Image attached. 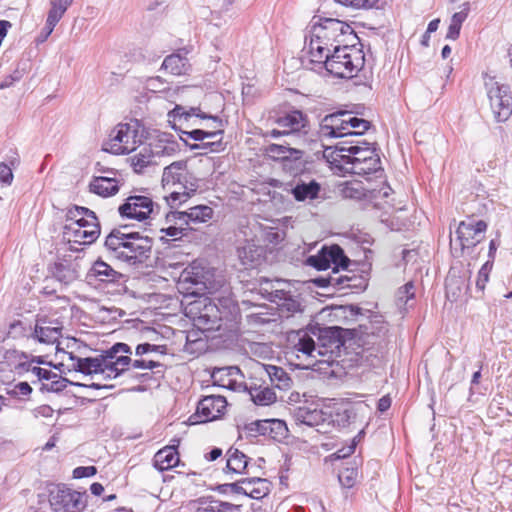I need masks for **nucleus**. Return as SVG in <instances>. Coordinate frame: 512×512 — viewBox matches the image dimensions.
Returning <instances> with one entry per match:
<instances>
[{
    "instance_id": "nucleus-1",
    "label": "nucleus",
    "mask_w": 512,
    "mask_h": 512,
    "mask_svg": "<svg viewBox=\"0 0 512 512\" xmlns=\"http://www.w3.org/2000/svg\"><path fill=\"white\" fill-rule=\"evenodd\" d=\"M322 161L332 174L347 173L382 178L381 159L374 144L360 140L342 141L333 146H323Z\"/></svg>"
},
{
    "instance_id": "nucleus-2",
    "label": "nucleus",
    "mask_w": 512,
    "mask_h": 512,
    "mask_svg": "<svg viewBox=\"0 0 512 512\" xmlns=\"http://www.w3.org/2000/svg\"><path fill=\"white\" fill-rule=\"evenodd\" d=\"M331 298V294L322 293V321L331 324L330 327H322V380L337 377V372L333 368L336 358L340 356L343 341L337 338H331L332 330H339L340 324H345L351 315L349 306L342 304L339 300L332 303H326Z\"/></svg>"
},
{
    "instance_id": "nucleus-3",
    "label": "nucleus",
    "mask_w": 512,
    "mask_h": 512,
    "mask_svg": "<svg viewBox=\"0 0 512 512\" xmlns=\"http://www.w3.org/2000/svg\"><path fill=\"white\" fill-rule=\"evenodd\" d=\"M220 306L207 297H199L188 303L185 315L200 331L219 330L223 323L234 320L237 306L231 301H220Z\"/></svg>"
},
{
    "instance_id": "nucleus-4",
    "label": "nucleus",
    "mask_w": 512,
    "mask_h": 512,
    "mask_svg": "<svg viewBox=\"0 0 512 512\" xmlns=\"http://www.w3.org/2000/svg\"><path fill=\"white\" fill-rule=\"evenodd\" d=\"M105 247L114 258L134 265L143 263L150 257L152 241L139 233L125 234L113 230L106 237Z\"/></svg>"
},
{
    "instance_id": "nucleus-5",
    "label": "nucleus",
    "mask_w": 512,
    "mask_h": 512,
    "mask_svg": "<svg viewBox=\"0 0 512 512\" xmlns=\"http://www.w3.org/2000/svg\"><path fill=\"white\" fill-rule=\"evenodd\" d=\"M100 235L96 214L85 207L75 206L68 210L63 236L68 243L90 245Z\"/></svg>"
},
{
    "instance_id": "nucleus-6",
    "label": "nucleus",
    "mask_w": 512,
    "mask_h": 512,
    "mask_svg": "<svg viewBox=\"0 0 512 512\" xmlns=\"http://www.w3.org/2000/svg\"><path fill=\"white\" fill-rule=\"evenodd\" d=\"M392 192L389 185L382 182L381 187L376 188L368 182L365 185L359 180H346L330 183L325 181L322 187V199L341 198L344 200L374 202L378 199L388 198Z\"/></svg>"
},
{
    "instance_id": "nucleus-7",
    "label": "nucleus",
    "mask_w": 512,
    "mask_h": 512,
    "mask_svg": "<svg viewBox=\"0 0 512 512\" xmlns=\"http://www.w3.org/2000/svg\"><path fill=\"white\" fill-rule=\"evenodd\" d=\"M365 55L355 46L336 45L331 52L325 54L322 68L326 75L339 79H351L364 67Z\"/></svg>"
},
{
    "instance_id": "nucleus-8",
    "label": "nucleus",
    "mask_w": 512,
    "mask_h": 512,
    "mask_svg": "<svg viewBox=\"0 0 512 512\" xmlns=\"http://www.w3.org/2000/svg\"><path fill=\"white\" fill-rule=\"evenodd\" d=\"M131 354L132 351L129 345L125 343L114 344L102 355V377L104 379H114L128 370L130 366L135 369L152 370L161 365L158 361L147 359H136L132 361L130 357Z\"/></svg>"
},
{
    "instance_id": "nucleus-9",
    "label": "nucleus",
    "mask_w": 512,
    "mask_h": 512,
    "mask_svg": "<svg viewBox=\"0 0 512 512\" xmlns=\"http://www.w3.org/2000/svg\"><path fill=\"white\" fill-rule=\"evenodd\" d=\"M144 127L136 120L119 123L110 132L103 144V150L115 155L129 154L142 143Z\"/></svg>"
},
{
    "instance_id": "nucleus-10",
    "label": "nucleus",
    "mask_w": 512,
    "mask_h": 512,
    "mask_svg": "<svg viewBox=\"0 0 512 512\" xmlns=\"http://www.w3.org/2000/svg\"><path fill=\"white\" fill-rule=\"evenodd\" d=\"M179 282L192 295L211 293L215 288L214 270L200 261H193L182 271Z\"/></svg>"
},
{
    "instance_id": "nucleus-11",
    "label": "nucleus",
    "mask_w": 512,
    "mask_h": 512,
    "mask_svg": "<svg viewBox=\"0 0 512 512\" xmlns=\"http://www.w3.org/2000/svg\"><path fill=\"white\" fill-rule=\"evenodd\" d=\"M49 504L53 512H82L87 496L65 485H57L49 492Z\"/></svg>"
},
{
    "instance_id": "nucleus-12",
    "label": "nucleus",
    "mask_w": 512,
    "mask_h": 512,
    "mask_svg": "<svg viewBox=\"0 0 512 512\" xmlns=\"http://www.w3.org/2000/svg\"><path fill=\"white\" fill-rule=\"evenodd\" d=\"M487 86L490 107L497 122H505L512 114V94L509 86L491 81Z\"/></svg>"
},
{
    "instance_id": "nucleus-13",
    "label": "nucleus",
    "mask_w": 512,
    "mask_h": 512,
    "mask_svg": "<svg viewBox=\"0 0 512 512\" xmlns=\"http://www.w3.org/2000/svg\"><path fill=\"white\" fill-rule=\"evenodd\" d=\"M314 351V340L304 333L299 336L298 342L286 352V359L291 366L297 369H314L318 362L313 356Z\"/></svg>"
},
{
    "instance_id": "nucleus-14",
    "label": "nucleus",
    "mask_w": 512,
    "mask_h": 512,
    "mask_svg": "<svg viewBox=\"0 0 512 512\" xmlns=\"http://www.w3.org/2000/svg\"><path fill=\"white\" fill-rule=\"evenodd\" d=\"M86 352L87 346L83 342L75 338H67L57 343L55 357L64 370L74 371L76 367H80V361Z\"/></svg>"
},
{
    "instance_id": "nucleus-15",
    "label": "nucleus",
    "mask_w": 512,
    "mask_h": 512,
    "mask_svg": "<svg viewBox=\"0 0 512 512\" xmlns=\"http://www.w3.org/2000/svg\"><path fill=\"white\" fill-rule=\"evenodd\" d=\"M154 207L155 204L150 197L133 195L129 196L125 202L119 206L118 211L123 218L142 222L150 218Z\"/></svg>"
},
{
    "instance_id": "nucleus-16",
    "label": "nucleus",
    "mask_w": 512,
    "mask_h": 512,
    "mask_svg": "<svg viewBox=\"0 0 512 512\" xmlns=\"http://www.w3.org/2000/svg\"><path fill=\"white\" fill-rule=\"evenodd\" d=\"M486 229L487 224L483 220H479L475 223L462 221L459 223L456 230L455 243H459L461 251L465 248H473L482 241L483 233ZM450 243L453 248L454 240L451 239Z\"/></svg>"
},
{
    "instance_id": "nucleus-17",
    "label": "nucleus",
    "mask_w": 512,
    "mask_h": 512,
    "mask_svg": "<svg viewBox=\"0 0 512 512\" xmlns=\"http://www.w3.org/2000/svg\"><path fill=\"white\" fill-rule=\"evenodd\" d=\"M227 407L226 398L219 395H209L202 398L198 405L194 423H205L216 420L224 415Z\"/></svg>"
},
{
    "instance_id": "nucleus-18",
    "label": "nucleus",
    "mask_w": 512,
    "mask_h": 512,
    "mask_svg": "<svg viewBox=\"0 0 512 512\" xmlns=\"http://www.w3.org/2000/svg\"><path fill=\"white\" fill-rule=\"evenodd\" d=\"M189 183L195 184L197 179L189 172L186 161H175L164 168L162 175L164 189H172Z\"/></svg>"
},
{
    "instance_id": "nucleus-19",
    "label": "nucleus",
    "mask_w": 512,
    "mask_h": 512,
    "mask_svg": "<svg viewBox=\"0 0 512 512\" xmlns=\"http://www.w3.org/2000/svg\"><path fill=\"white\" fill-rule=\"evenodd\" d=\"M346 29L348 26L340 20L322 19V55L331 52L336 45H342Z\"/></svg>"
},
{
    "instance_id": "nucleus-20",
    "label": "nucleus",
    "mask_w": 512,
    "mask_h": 512,
    "mask_svg": "<svg viewBox=\"0 0 512 512\" xmlns=\"http://www.w3.org/2000/svg\"><path fill=\"white\" fill-rule=\"evenodd\" d=\"M192 113L200 119H207L209 121L201 129H194L190 132H186L188 137L192 140L202 141L205 138L215 137L224 133L223 120L218 116L207 115L198 107H192Z\"/></svg>"
},
{
    "instance_id": "nucleus-21",
    "label": "nucleus",
    "mask_w": 512,
    "mask_h": 512,
    "mask_svg": "<svg viewBox=\"0 0 512 512\" xmlns=\"http://www.w3.org/2000/svg\"><path fill=\"white\" fill-rule=\"evenodd\" d=\"M180 444L179 439L172 440V444L166 445L159 449L153 457V466L160 472L168 471L173 468L184 466L181 461L178 450Z\"/></svg>"
},
{
    "instance_id": "nucleus-22",
    "label": "nucleus",
    "mask_w": 512,
    "mask_h": 512,
    "mask_svg": "<svg viewBox=\"0 0 512 512\" xmlns=\"http://www.w3.org/2000/svg\"><path fill=\"white\" fill-rule=\"evenodd\" d=\"M63 324L57 319L40 317L36 320L33 336L44 344L58 343L62 336Z\"/></svg>"
},
{
    "instance_id": "nucleus-23",
    "label": "nucleus",
    "mask_w": 512,
    "mask_h": 512,
    "mask_svg": "<svg viewBox=\"0 0 512 512\" xmlns=\"http://www.w3.org/2000/svg\"><path fill=\"white\" fill-rule=\"evenodd\" d=\"M270 298L271 301L277 303L279 313L282 317L289 318L302 310L299 296L284 287L276 288L271 291Z\"/></svg>"
},
{
    "instance_id": "nucleus-24",
    "label": "nucleus",
    "mask_w": 512,
    "mask_h": 512,
    "mask_svg": "<svg viewBox=\"0 0 512 512\" xmlns=\"http://www.w3.org/2000/svg\"><path fill=\"white\" fill-rule=\"evenodd\" d=\"M297 424H303L308 427L317 426L320 423V398L312 396L305 399L293 413Z\"/></svg>"
},
{
    "instance_id": "nucleus-25",
    "label": "nucleus",
    "mask_w": 512,
    "mask_h": 512,
    "mask_svg": "<svg viewBox=\"0 0 512 512\" xmlns=\"http://www.w3.org/2000/svg\"><path fill=\"white\" fill-rule=\"evenodd\" d=\"M32 363L33 361L29 363L27 371L36 378V380H31L32 383L41 384V390L59 391L65 387L62 378L57 373L50 369L32 366Z\"/></svg>"
},
{
    "instance_id": "nucleus-26",
    "label": "nucleus",
    "mask_w": 512,
    "mask_h": 512,
    "mask_svg": "<svg viewBox=\"0 0 512 512\" xmlns=\"http://www.w3.org/2000/svg\"><path fill=\"white\" fill-rule=\"evenodd\" d=\"M235 492L243 493L253 499H262L270 492V482L263 478L243 479L232 484Z\"/></svg>"
},
{
    "instance_id": "nucleus-27",
    "label": "nucleus",
    "mask_w": 512,
    "mask_h": 512,
    "mask_svg": "<svg viewBox=\"0 0 512 512\" xmlns=\"http://www.w3.org/2000/svg\"><path fill=\"white\" fill-rule=\"evenodd\" d=\"M348 114V111H340L337 113L326 115L322 119V136L327 137H346L350 135L347 126V118L343 115Z\"/></svg>"
},
{
    "instance_id": "nucleus-28",
    "label": "nucleus",
    "mask_w": 512,
    "mask_h": 512,
    "mask_svg": "<svg viewBox=\"0 0 512 512\" xmlns=\"http://www.w3.org/2000/svg\"><path fill=\"white\" fill-rule=\"evenodd\" d=\"M350 263L339 245L322 246V271L332 268L333 272L346 269Z\"/></svg>"
},
{
    "instance_id": "nucleus-29",
    "label": "nucleus",
    "mask_w": 512,
    "mask_h": 512,
    "mask_svg": "<svg viewBox=\"0 0 512 512\" xmlns=\"http://www.w3.org/2000/svg\"><path fill=\"white\" fill-rule=\"evenodd\" d=\"M153 156H170L178 149V143L169 133H158L150 139L149 148Z\"/></svg>"
},
{
    "instance_id": "nucleus-30",
    "label": "nucleus",
    "mask_w": 512,
    "mask_h": 512,
    "mask_svg": "<svg viewBox=\"0 0 512 512\" xmlns=\"http://www.w3.org/2000/svg\"><path fill=\"white\" fill-rule=\"evenodd\" d=\"M226 466L224 473L227 475H243L246 473L249 458L239 449L230 447L226 452Z\"/></svg>"
},
{
    "instance_id": "nucleus-31",
    "label": "nucleus",
    "mask_w": 512,
    "mask_h": 512,
    "mask_svg": "<svg viewBox=\"0 0 512 512\" xmlns=\"http://www.w3.org/2000/svg\"><path fill=\"white\" fill-rule=\"evenodd\" d=\"M87 278L91 282L115 283L121 278V274L102 260L94 262L88 271Z\"/></svg>"
},
{
    "instance_id": "nucleus-32",
    "label": "nucleus",
    "mask_w": 512,
    "mask_h": 512,
    "mask_svg": "<svg viewBox=\"0 0 512 512\" xmlns=\"http://www.w3.org/2000/svg\"><path fill=\"white\" fill-rule=\"evenodd\" d=\"M241 376V371L237 367L220 368L213 372L212 379L215 384L230 390H237L241 384L237 382V377Z\"/></svg>"
},
{
    "instance_id": "nucleus-33",
    "label": "nucleus",
    "mask_w": 512,
    "mask_h": 512,
    "mask_svg": "<svg viewBox=\"0 0 512 512\" xmlns=\"http://www.w3.org/2000/svg\"><path fill=\"white\" fill-rule=\"evenodd\" d=\"M244 389L248 391L251 400L256 405L269 406L277 400L276 393L269 387L257 386L256 383L250 382L244 384Z\"/></svg>"
},
{
    "instance_id": "nucleus-34",
    "label": "nucleus",
    "mask_w": 512,
    "mask_h": 512,
    "mask_svg": "<svg viewBox=\"0 0 512 512\" xmlns=\"http://www.w3.org/2000/svg\"><path fill=\"white\" fill-rule=\"evenodd\" d=\"M89 188L91 192L101 197H110L118 193L120 185L116 178L99 176L93 178Z\"/></svg>"
},
{
    "instance_id": "nucleus-35",
    "label": "nucleus",
    "mask_w": 512,
    "mask_h": 512,
    "mask_svg": "<svg viewBox=\"0 0 512 512\" xmlns=\"http://www.w3.org/2000/svg\"><path fill=\"white\" fill-rule=\"evenodd\" d=\"M256 372L268 375L270 381L279 389H285L290 385L291 378L281 367L258 363Z\"/></svg>"
},
{
    "instance_id": "nucleus-36",
    "label": "nucleus",
    "mask_w": 512,
    "mask_h": 512,
    "mask_svg": "<svg viewBox=\"0 0 512 512\" xmlns=\"http://www.w3.org/2000/svg\"><path fill=\"white\" fill-rule=\"evenodd\" d=\"M191 68L188 59L179 53H173L167 56L163 63L162 69L172 75H186Z\"/></svg>"
},
{
    "instance_id": "nucleus-37",
    "label": "nucleus",
    "mask_w": 512,
    "mask_h": 512,
    "mask_svg": "<svg viewBox=\"0 0 512 512\" xmlns=\"http://www.w3.org/2000/svg\"><path fill=\"white\" fill-rule=\"evenodd\" d=\"M180 188L181 191H177L176 188L166 189L169 191V194L165 196V200L171 208H175L186 203L197 191L198 183H189L184 186H180Z\"/></svg>"
},
{
    "instance_id": "nucleus-38",
    "label": "nucleus",
    "mask_w": 512,
    "mask_h": 512,
    "mask_svg": "<svg viewBox=\"0 0 512 512\" xmlns=\"http://www.w3.org/2000/svg\"><path fill=\"white\" fill-rule=\"evenodd\" d=\"M188 226L209 221L213 217V209L207 205H198L183 211Z\"/></svg>"
},
{
    "instance_id": "nucleus-39",
    "label": "nucleus",
    "mask_w": 512,
    "mask_h": 512,
    "mask_svg": "<svg viewBox=\"0 0 512 512\" xmlns=\"http://www.w3.org/2000/svg\"><path fill=\"white\" fill-rule=\"evenodd\" d=\"M304 116L300 111H293L277 120V124L285 130L287 134L299 131L304 127Z\"/></svg>"
},
{
    "instance_id": "nucleus-40",
    "label": "nucleus",
    "mask_w": 512,
    "mask_h": 512,
    "mask_svg": "<svg viewBox=\"0 0 512 512\" xmlns=\"http://www.w3.org/2000/svg\"><path fill=\"white\" fill-rule=\"evenodd\" d=\"M320 185L316 181L310 183L297 184L292 189V194L297 201H305L307 199H314L318 196Z\"/></svg>"
},
{
    "instance_id": "nucleus-41",
    "label": "nucleus",
    "mask_w": 512,
    "mask_h": 512,
    "mask_svg": "<svg viewBox=\"0 0 512 512\" xmlns=\"http://www.w3.org/2000/svg\"><path fill=\"white\" fill-rule=\"evenodd\" d=\"M265 151L270 158L281 161L288 160L294 156L297 158L301 154L300 150L278 144L268 145Z\"/></svg>"
},
{
    "instance_id": "nucleus-42",
    "label": "nucleus",
    "mask_w": 512,
    "mask_h": 512,
    "mask_svg": "<svg viewBox=\"0 0 512 512\" xmlns=\"http://www.w3.org/2000/svg\"><path fill=\"white\" fill-rule=\"evenodd\" d=\"M343 116L347 118V131L351 132V134L346 135V137L361 136L371 126L369 121L362 118H358L354 116L351 112H348V114H345Z\"/></svg>"
},
{
    "instance_id": "nucleus-43",
    "label": "nucleus",
    "mask_w": 512,
    "mask_h": 512,
    "mask_svg": "<svg viewBox=\"0 0 512 512\" xmlns=\"http://www.w3.org/2000/svg\"><path fill=\"white\" fill-rule=\"evenodd\" d=\"M102 355L97 358L83 357L80 361V367L74 369L75 372H81L84 374H96L102 376Z\"/></svg>"
},
{
    "instance_id": "nucleus-44",
    "label": "nucleus",
    "mask_w": 512,
    "mask_h": 512,
    "mask_svg": "<svg viewBox=\"0 0 512 512\" xmlns=\"http://www.w3.org/2000/svg\"><path fill=\"white\" fill-rule=\"evenodd\" d=\"M153 154L148 148H143L139 153L130 158L131 166L134 171L141 173L146 167L153 163Z\"/></svg>"
},
{
    "instance_id": "nucleus-45",
    "label": "nucleus",
    "mask_w": 512,
    "mask_h": 512,
    "mask_svg": "<svg viewBox=\"0 0 512 512\" xmlns=\"http://www.w3.org/2000/svg\"><path fill=\"white\" fill-rule=\"evenodd\" d=\"M358 477V470L356 464H349V466L343 468L338 473V480L342 487L352 488Z\"/></svg>"
},
{
    "instance_id": "nucleus-46",
    "label": "nucleus",
    "mask_w": 512,
    "mask_h": 512,
    "mask_svg": "<svg viewBox=\"0 0 512 512\" xmlns=\"http://www.w3.org/2000/svg\"><path fill=\"white\" fill-rule=\"evenodd\" d=\"M72 2L73 0H52L51 8L47 16L50 18V24L59 22Z\"/></svg>"
},
{
    "instance_id": "nucleus-47",
    "label": "nucleus",
    "mask_w": 512,
    "mask_h": 512,
    "mask_svg": "<svg viewBox=\"0 0 512 512\" xmlns=\"http://www.w3.org/2000/svg\"><path fill=\"white\" fill-rule=\"evenodd\" d=\"M415 296V286L412 281L401 286L396 292V303L402 308L408 304Z\"/></svg>"
},
{
    "instance_id": "nucleus-48",
    "label": "nucleus",
    "mask_w": 512,
    "mask_h": 512,
    "mask_svg": "<svg viewBox=\"0 0 512 512\" xmlns=\"http://www.w3.org/2000/svg\"><path fill=\"white\" fill-rule=\"evenodd\" d=\"M463 285L464 281L460 277L453 275L447 277L445 283L447 297L453 301L457 300L461 295Z\"/></svg>"
},
{
    "instance_id": "nucleus-49",
    "label": "nucleus",
    "mask_w": 512,
    "mask_h": 512,
    "mask_svg": "<svg viewBox=\"0 0 512 512\" xmlns=\"http://www.w3.org/2000/svg\"><path fill=\"white\" fill-rule=\"evenodd\" d=\"M149 352L157 353L160 355H166L168 352V346L163 343L145 342L137 345L135 350V354L137 356H142Z\"/></svg>"
},
{
    "instance_id": "nucleus-50",
    "label": "nucleus",
    "mask_w": 512,
    "mask_h": 512,
    "mask_svg": "<svg viewBox=\"0 0 512 512\" xmlns=\"http://www.w3.org/2000/svg\"><path fill=\"white\" fill-rule=\"evenodd\" d=\"M165 224H169L171 226H178L182 228V231L186 232L190 227L188 226V222L185 218L184 212L182 211H170L166 214Z\"/></svg>"
},
{
    "instance_id": "nucleus-51",
    "label": "nucleus",
    "mask_w": 512,
    "mask_h": 512,
    "mask_svg": "<svg viewBox=\"0 0 512 512\" xmlns=\"http://www.w3.org/2000/svg\"><path fill=\"white\" fill-rule=\"evenodd\" d=\"M307 59L311 64L320 63V38L312 35L307 47Z\"/></svg>"
},
{
    "instance_id": "nucleus-52",
    "label": "nucleus",
    "mask_w": 512,
    "mask_h": 512,
    "mask_svg": "<svg viewBox=\"0 0 512 512\" xmlns=\"http://www.w3.org/2000/svg\"><path fill=\"white\" fill-rule=\"evenodd\" d=\"M269 431H270L269 437H271L275 440H280L287 436L288 427L284 420L271 419V425L269 427Z\"/></svg>"
},
{
    "instance_id": "nucleus-53",
    "label": "nucleus",
    "mask_w": 512,
    "mask_h": 512,
    "mask_svg": "<svg viewBox=\"0 0 512 512\" xmlns=\"http://www.w3.org/2000/svg\"><path fill=\"white\" fill-rule=\"evenodd\" d=\"M19 163L17 157H14L10 160V165L1 162L0 163V183L5 185H10L13 181V172L12 167Z\"/></svg>"
},
{
    "instance_id": "nucleus-54",
    "label": "nucleus",
    "mask_w": 512,
    "mask_h": 512,
    "mask_svg": "<svg viewBox=\"0 0 512 512\" xmlns=\"http://www.w3.org/2000/svg\"><path fill=\"white\" fill-rule=\"evenodd\" d=\"M160 233L162 234L160 239L166 241L179 240L185 235L181 227L171 226L169 224H165V226L160 229Z\"/></svg>"
},
{
    "instance_id": "nucleus-55",
    "label": "nucleus",
    "mask_w": 512,
    "mask_h": 512,
    "mask_svg": "<svg viewBox=\"0 0 512 512\" xmlns=\"http://www.w3.org/2000/svg\"><path fill=\"white\" fill-rule=\"evenodd\" d=\"M356 445H357L356 438H354L350 445H348L346 447H342L337 452L327 456L325 458V462H334L336 460H341V459H345V458L349 457L350 455H352L354 453Z\"/></svg>"
},
{
    "instance_id": "nucleus-56",
    "label": "nucleus",
    "mask_w": 512,
    "mask_h": 512,
    "mask_svg": "<svg viewBox=\"0 0 512 512\" xmlns=\"http://www.w3.org/2000/svg\"><path fill=\"white\" fill-rule=\"evenodd\" d=\"M336 2L354 9H373L379 0H335Z\"/></svg>"
},
{
    "instance_id": "nucleus-57",
    "label": "nucleus",
    "mask_w": 512,
    "mask_h": 512,
    "mask_svg": "<svg viewBox=\"0 0 512 512\" xmlns=\"http://www.w3.org/2000/svg\"><path fill=\"white\" fill-rule=\"evenodd\" d=\"M54 275L65 283L71 282L76 277L75 271L62 263L55 264Z\"/></svg>"
},
{
    "instance_id": "nucleus-58",
    "label": "nucleus",
    "mask_w": 512,
    "mask_h": 512,
    "mask_svg": "<svg viewBox=\"0 0 512 512\" xmlns=\"http://www.w3.org/2000/svg\"><path fill=\"white\" fill-rule=\"evenodd\" d=\"M271 419L257 420L249 424V431L263 436H269Z\"/></svg>"
},
{
    "instance_id": "nucleus-59",
    "label": "nucleus",
    "mask_w": 512,
    "mask_h": 512,
    "mask_svg": "<svg viewBox=\"0 0 512 512\" xmlns=\"http://www.w3.org/2000/svg\"><path fill=\"white\" fill-rule=\"evenodd\" d=\"M336 419L333 418L332 414L331 413H327V412H324L322 411V419H321V422H322V426L325 425L327 423V425H335V423H337L338 426H340L341 424H345L347 421H348V416L346 415V413H339L337 412L336 413Z\"/></svg>"
},
{
    "instance_id": "nucleus-60",
    "label": "nucleus",
    "mask_w": 512,
    "mask_h": 512,
    "mask_svg": "<svg viewBox=\"0 0 512 512\" xmlns=\"http://www.w3.org/2000/svg\"><path fill=\"white\" fill-rule=\"evenodd\" d=\"M97 473L95 466H79L73 470V477L76 479L94 476Z\"/></svg>"
},
{
    "instance_id": "nucleus-61",
    "label": "nucleus",
    "mask_w": 512,
    "mask_h": 512,
    "mask_svg": "<svg viewBox=\"0 0 512 512\" xmlns=\"http://www.w3.org/2000/svg\"><path fill=\"white\" fill-rule=\"evenodd\" d=\"M190 116H194L193 113H192V108H190L189 111L185 110L184 107L180 106V105H176L174 107L173 110H171L169 113H168V117L169 119L173 120V121H176L177 119H181L182 117H184L185 119H187L188 117Z\"/></svg>"
},
{
    "instance_id": "nucleus-62",
    "label": "nucleus",
    "mask_w": 512,
    "mask_h": 512,
    "mask_svg": "<svg viewBox=\"0 0 512 512\" xmlns=\"http://www.w3.org/2000/svg\"><path fill=\"white\" fill-rule=\"evenodd\" d=\"M461 7H462L461 11L456 12L452 15L451 22L462 27L463 22L466 20V18L468 16V13L470 10V5L468 2H466V3L462 4Z\"/></svg>"
},
{
    "instance_id": "nucleus-63",
    "label": "nucleus",
    "mask_w": 512,
    "mask_h": 512,
    "mask_svg": "<svg viewBox=\"0 0 512 512\" xmlns=\"http://www.w3.org/2000/svg\"><path fill=\"white\" fill-rule=\"evenodd\" d=\"M31 391L32 389L27 382H20L13 387L10 393L15 396H27Z\"/></svg>"
},
{
    "instance_id": "nucleus-64",
    "label": "nucleus",
    "mask_w": 512,
    "mask_h": 512,
    "mask_svg": "<svg viewBox=\"0 0 512 512\" xmlns=\"http://www.w3.org/2000/svg\"><path fill=\"white\" fill-rule=\"evenodd\" d=\"M23 331H24L23 323L20 320H18V321H15L10 324L9 330H8V335L15 338L16 336L22 334Z\"/></svg>"
}]
</instances>
